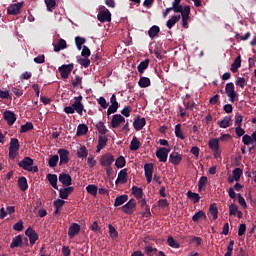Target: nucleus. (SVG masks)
<instances>
[{
  "mask_svg": "<svg viewBox=\"0 0 256 256\" xmlns=\"http://www.w3.org/2000/svg\"><path fill=\"white\" fill-rule=\"evenodd\" d=\"M18 187L20 191H25L26 189H29V184L27 183V178L24 176L20 177L18 179Z\"/></svg>",
  "mask_w": 256,
  "mask_h": 256,
  "instance_id": "37",
  "label": "nucleus"
},
{
  "mask_svg": "<svg viewBox=\"0 0 256 256\" xmlns=\"http://www.w3.org/2000/svg\"><path fill=\"white\" fill-rule=\"evenodd\" d=\"M97 131L100 133V136H105L107 135V127L103 122H98L96 124Z\"/></svg>",
  "mask_w": 256,
  "mask_h": 256,
  "instance_id": "43",
  "label": "nucleus"
},
{
  "mask_svg": "<svg viewBox=\"0 0 256 256\" xmlns=\"http://www.w3.org/2000/svg\"><path fill=\"white\" fill-rule=\"evenodd\" d=\"M157 203L160 209H167V207H169V201H167V199H160Z\"/></svg>",
  "mask_w": 256,
  "mask_h": 256,
  "instance_id": "58",
  "label": "nucleus"
},
{
  "mask_svg": "<svg viewBox=\"0 0 256 256\" xmlns=\"http://www.w3.org/2000/svg\"><path fill=\"white\" fill-rule=\"evenodd\" d=\"M83 83V77L75 76V79L72 80V87H79Z\"/></svg>",
  "mask_w": 256,
  "mask_h": 256,
  "instance_id": "59",
  "label": "nucleus"
},
{
  "mask_svg": "<svg viewBox=\"0 0 256 256\" xmlns=\"http://www.w3.org/2000/svg\"><path fill=\"white\" fill-rule=\"evenodd\" d=\"M207 181H208V179H207L206 176H202L199 179V181H198V189H199V191H201V189L207 185Z\"/></svg>",
  "mask_w": 256,
  "mask_h": 256,
  "instance_id": "56",
  "label": "nucleus"
},
{
  "mask_svg": "<svg viewBox=\"0 0 256 256\" xmlns=\"http://www.w3.org/2000/svg\"><path fill=\"white\" fill-rule=\"evenodd\" d=\"M167 243H168L169 247H173V249H179V247H180L177 240L173 239V236L168 237Z\"/></svg>",
  "mask_w": 256,
  "mask_h": 256,
  "instance_id": "53",
  "label": "nucleus"
},
{
  "mask_svg": "<svg viewBox=\"0 0 256 256\" xmlns=\"http://www.w3.org/2000/svg\"><path fill=\"white\" fill-rule=\"evenodd\" d=\"M23 5H25V2L21 1L15 4H11L7 8V14L8 15H19L21 13V9H23Z\"/></svg>",
  "mask_w": 256,
  "mask_h": 256,
  "instance_id": "5",
  "label": "nucleus"
},
{
  "mask_svg": "<svg viewBox=\"0 0 256 256\" xmlns=\"http://www.w3.org/2000/svg\"><path fill=\"white\" fill-rule=\"evenodd\" d=\"M136 206L137 202H135V199L132 198L124 206H122V211L123 213H126V215H133Z\"/></svg>",
  "mask_w": 256,
  "mask_h": 256,
  "instance_id": "9",
  "label": "nucleus"
},
{
  "mask_svg": "<svg viewBox=\"0 0 256 256\" xmlns=\"http://www.w3.org/2000/svg\"><path fill=\"white\" fill-rule=\"evenodd\" d=\"M188 199H192L194 203H199V200L201 199V196L199 194L192 192L191 190L187 192Z\"/></svg>",
  "mask_w": 256,
  "mask_h": 256,
  "instance_id": "49",
  "label": "nucleus"
},
{
  "mask_svg": "<svg viewBox=\"0 0 256 256\" xmlns=\"http://www.w3.org/2000/svg\"><path fill=\"white\" fill-rule=\"evenodd\" d=\"M132 195H134L136 197V199H143V188L133 186L132 187Z\"/></svg>",
  "mask_w": 256,
  "mask_h": 256,
  "instance_id": "41",
  "label": "nucleus"
},
{
  "mask_svg": "<svg viewBox=\"0 0 256 256\" xmlns=\"http://www.w3.org/2000/svg\"><path fill=\"white\" fill-rule=\"evenodd\" d=\"M121 123H125V117H123L121 114H115L112 117L111 120V127L112 129H117Z\"/></svg>",
  "mask_w": 256,
  "mask_h": 256,
  "instance_id": "15",
  "label": "nucleus"
},
{
  "mask_svg": "<svg viewBox=\"0 0 256 256\" xmlns=\"http://www.w3.org/2000/svg\"><path fill=\"white\" fill-rule=\"evenodd\" d=\"M160 32H161V28H159V26H157V25H153L148 30V35H149L150 39H155V37H157V35H159Z\"/></svg>",
  "mask_w": 256,
  "mask_h": 256,
  "instance_id": "31",
  "label": "nucleus"
},
{
  "mask_svg": "<svg viewBox=\"0 0 256 256\" xmlns=\"http://www.w3.org/2000/svg\"><path fill=\"white\" fill-rule=\"evenodd\" d=\"M233 122V118L231 116H225L221 121H218L217 124L221 129H227V127H231Z\"/></svg>",
  "mask_w": 256,
  "mask_h": 256,
  "instance_id": "22",
  "label": "nucleus"
},
{
  "mask_svg": "<svg viewBox=\"0 0 256 256\" xmlns=\"http://www.w3.org/2000/svg\"><path fill=\"white\" fill-rule=\"evenodd\" d=\"M119 109V104H111L107 110V115H113V113H117V110Z\"/></svg>",
  "mask_w": 256,
  "mask_h": 256,
  "instance_id": "55",
  "label": "nucleus"
},
{
  "mask_svg": "<svg viewBox=\"0 0 256 256\" xmlns=\"http://www.w3.org/2000/svg\"><path fill=\"white\" fill-rule=\"evenodd\" d=\"M26 237H28L30 241V245H35L36 241L39 239V234L35 231V229L29 227L25 231Z\"/></svg>",
  "mask_w": 256,
  "mask_h": 256,
  "instance_id": "11",
  "label": "nucleus"
},
{
  "mask_svg": "<svg viewBox=\"0 0 256 256\" xmlns=\"http://www.w3.org/2000/svg\"><path fill=\"white\" fill-rule=\"evenodd\" d=\"M181 13V18H182V27H184V29H189V15H191V6L187 5L184 7V10Z\"/></svg>",
  "mask_w": 256,
  "mask_h": 256,
  "instance_id": "7",
  "label": "nucleus"
},
{
  "mask_svg": "<svg viewBox=\"0 0 256 256\" xmlns=\"http://www.w3.org/2000/svg\"><path fill=\"white\" fill-rule=\"evenodd\" d=\"M86 191L87 193H89V195H92V197H97V191H98L97 185L89 184L86 187Z\"/></svg>",
  "mask_w": 256,
  "mask_h": 256,
  "instance_id": "44",
  "label": "nucleus"
},
{
  "mask_svg": "<svg viewBox=\"0 0 256 256\" xmlns=\"http://www.w3.org/2000/svg\"><path fill=\"white\" fill-rule=\"evenodd\" d=\"M14 231H23V220H19L13 226Z\"/></svg>",
  "mask_w": 256,
  "mask_h": 256,
  "instance_id": "64",
  "label": "nucleus"
},
{
  "mask_svg": "<svg viewBox=\"0 0 256 256\" xmlns=\"http://www.w3.org/2000/svg\"><path fill=\"white\" fill-rule=\"evenodd\" d=\"M139 147H141V142L137 136H134L130 142V151H137L139 150Z\"/></svg>",
  "mask_w": 256,
  "mask_h": 256,
  "instance_id": "35",
  "label": "nucleus"
},
{
  "mask_svg": "<svg viewBox=\"0 0 256 256\" xmlns=\"http://www.w3.org/2000/svg\"><path fill=\"white\" fill-rule=\"evenodd\" d=\"M241 123H243V115L236 114L235 115V126L236 127H241Z\"/></svg>",
  "mask_w": 256,
  "mask_h": 256,
  "instance_id": "63",
  "label": "nucleus"
},
{
  "mask_svg": "<svg viewBox=\"0 0 256 256\" xmlns=\"http://www.w3.org/2000/svg\"><path fill=\"white\" fill-rule=\"evenodd\" d=\"M34 63H36L37 65H42V63H45V54H40L37 57H35Z\"/></svg>",
  "mask_w": 256,
  "mask_h": 256,
  "instance_id": "60",
  "label": "nucleus"
},
{
  "mask_svg": "<svg viewBox=\"0 0 256 256\" xmlns=\"http://www.w3.org/2000/svg\"><path fill=\"white\" fill-rule=\"evenodd\" d=\"M126 161H125V157L123 156H119L117 159H116V162H115V165L118 169H123V167H125L126 165Z\"/></svg>",
  "mask_w": 256,
  "mask_h": 256,
  "instance_id": "50",
  "label": "nucleus"
},
{
  "mask_svg": "<svg viewBox=\"0 0 256 256\" xmlns=\"http://www.w3.org/2000/svg\"><path fill=\"white\" fill-rule=\"evenodd\" d=\"M58 154L60 155V165H67L69 163V151L61 148L58 150Z\"/></svg>",
  "mask_w": 256,
  "mask_h": 256,
  "instance_id": "17",
  "label": "nucleus"
},
{
  "mask_svg": "<svg viewBox=\"0 0 256 256\" xmlns=\"http://www.w3.org/2000/svg\"><path fill=\"white\" fill-rule=\"evenodd\" d=\"M182 0H174L172 3V7L174 9V13H181L183 10H185V7L181 5Z\"/></svg>",
  "mask_w": 256,
  "mask_h": 256,
  "instance_id": "39",
  "label": "nucleus"
},
{
  "mask_svg": "<svg viewBox=\"0 0 256 256\" xmlns=\"http://www.w3.org/2000/svg\"><path fill=\"white\" fill-rule=\"evenodd\" d=\"M138 85L141 89H147V87H151V79L148 77H141L138 81Z\"/></svg>",
  "mask_w": 256,
  "mask_h": 256,
  "instance_id": "30",
  "label": "nucleus"
},
{
  "mask_svg": "<svg viewBox=\"0 0 256 256\" xmlns=\"http://www.w3.org/2000/svg\"><path fill=\"white\" fill-rule=\"evenodd\" d=\"M4 120L7 121L8 125H13L17 121L15 112L7 110L4 112Z\"/></svg>",
  "mask_w": 256,
  "mask_h": 256,
  "instance_id": "18",
  "label": "nucleus"
},
{
  "mask_svg": "<svg viewBox=\"0 0 256 256\" xmlns=\"http://www.w3.org/2000/svg\"><path fill=\"white\" fill-rule=\"evenodd\" d=\"M77 61L79 65H81L82 67H85V69H87V67L91 65V60H89V58H79Z\"/></svg>",
  "mask_w": 256,
  "mask_h": 256,
  "instance_id": "54",
  "label": "nucleus"
},
{
  "mask_svg": "<svg viewBox=\"0 0 256 256\" xmlns=\"http://www.w3.org/2000/svg\"><path fill=\"white\" fill-rule=\"evenodd\" d=\"M33 129V123L27 122L26 124L22 125L20 128V133H27Z\"/></svg>",
  "mask_w": 256,
  "mask_h": 256,
  "instance_id": "52",
  "label": "nucleus"
},
{
  "mask_svg": "<svg viewBox=\"0 0 256 256\" xmlns=\"http://www.w3.org/2000/svg\"><path fill=\"white\" fill-rule=\"evenodd\" d=\"M97 19L100 23H109L111 22V12L105 6H102L98 12Z\"/></svg>",
  "mask_w": 256,
  "mask_h": 256,
  "instance_id": "2",
  "label": "nucleus"
},
{
  "mask_svg": "<svg viewBox=\"0 0 256 256\" xmlns=\"http://www.w3.org/2000/svg\"><path fill=\"white\" fill-rule=\"evenodd\" d=\"M127 177V169L124 168L118 173V178L115 181L116 185H119V183H121V185H125V183H127Z\"/></svg>",
  "mask_w": 256,
  "mask_h": 256,
  "instance_id": "20",
  "label": "nucleus"
},
{
  "mask_svg": "<svg viewBox=\"0 0 256 256\" xmlns=\"http://www.w3.org/2000/svg\"><path fill=\"white\" fill-rule=\"evenodd\" d=\"M74 69L73 63L70 64H63L58 68V71L63 79H69L71 72Z\"/></svg>",
  "mask_w": 256,
  "mask_h": 256,
  "instance_id": "4",
  "label": "nucleus"
},
{
  "mask_svg": "<svg viewBox=\"0 0 256 256\" xmlns=\"http://www.w3.org/2000/svg\"><path fill=\"white\" fill-rule=\"evenodd\" d=\"M19 140L17 138H12L10 140V147H9V158L15 159L17 157V152L19 151Z\"/></svg>",
  "mask_w": 256,
  "mask_h": 256,
  "instance_id": "3",
  "label": "nucleus"
},
{
  "mask_svg": "<svg viewBox=\"0 0 256 256\" xmlns=\"http://www.w3.org/2000/svg\"><path fill=\"white\" fill-rule=\"evenodd\" d=\"M109 234L112 239H117L119 237V232H117V229L111 224L108 225Z\"/></svg>",
  "mask_w": 256,
  "mask_h": 256,
  "instance_id": "51",
  "label": "nucleus"
},
{
  "mask_svg": "<svg viewBox=\"0 0 256 256\" xmlns=\"http://www.w3.org/2000/svg\"><path fill=\"white\" fill-rule=\"evenodd\" d=\"M33 163V158L26 156L18 163V166L24 171H29V168L33 167Z\"/></svg>",
  "mask_w": 256,
  "mask_h": 256,
  "instance_id": "13",
  "label": "nucleus"
},
{
  "mask_svg": "<svg viewBox=\"0 0 256 256\" xmlns=\"http://www.w3.org/2000/svg\"><path fill=\"white\" fill-rule=\"evenodd\" d=\"M76 155H77L78 159H85L89 155V150H87V147H85V145L80 146L77 149Z\"/></svg>",
  "mask_w": 256,
  "mask_h": 256,
  "instance_id": "25",
  "label": "nucleus"
},
{
  "mask_svg": "<svg viewBox=\"0 0 256 256\" xmlns=\"http://www.w3.org/2000/svg\"><path fill=\"white\" fill-rule=\"evenodd\" d=\"M208 146L211 151H217V149H219V139H210L208 142Z\"/></svg>",
  "mask_w": 256,
  "mask_h": 256,
  "instance_id": "42",
  "label": "nucleus"
},
{
  "mask_svg": "<svg viewBox=\"0 0 256 256\" xmlns=\"http://www.w3.org/2000/svg\"><path fill=\"white\" fill-rule=\"evenodd\" d=\"M239 67H241V55H239L231 64L230 71H232V73H237L239 71Z\"/></svg>",
  "mask_w": 256,
  "mask_h": 256,
  "instance_id": "33",
  "label": "nucleus"
},
{
  "mask_svg": "<svg viewBox=\"0 0 256 256\" xmlns=\"http://www.w3.org/2000/svg\"><path fill=\"white\" fill-rule=\"evenodd\" d=\"M236 85L237 87H241V89H245V78L244 77H239L237 80H236Z\"/></svg>",
  "mask_w": 256,
  "mask_h": 256,
  "instance_id": "62",
  "label": "nucleus"
},
{
  "mask_svg": "<svg viewBox=\"0 0 256 256\" xmlns=\"http://www.w3.org/2000/svg\"><path fill=\"white\" fill-rule=\"evenodd\" d=\"M169 161L172 163V165L177 166L181 163V161H183V156L178 152H172L169 156Z\"/></svg>",
  "mask_w": 256,
  "mask_h": 256,
  "instance_id": "21",
  "label": "nucleus"
},
{
  "mask_svg": "<svg viewBox=\"0 0 256 256\" xmlns=\"http://www.w3.org/2000/svg\"><path fill=\"white\" fill-rule=\"evenodd\" d=\"M46 178L48 179L50 185L54 189H59V187L57 186V176H56V174H47Z\"/></svg>",
  "mask_w": 256,
  "mask_h": 256,
  "instance_id": "40",
  "label": "nucleus"
},
{
  "mask_svg": "<svg viewBox=\"0 0 256 256\" xmlns=\"http://www.w3.org/2000/svg\"><path fill=\"white\" fill-rule=\"evenodd\" d=\"M107 136H99L98 138V145H97V153H99L106 145H107Z\"/></svg>",
  "mask_w": 256,
  "mask_h": 256,
  "instance_id": "29",
  "label": "nucleus"
},
{
  "mask_svg": "<svg viewBox=\"0 0 256 256\" xmlns=\"http://www.w3.org/2000/svg\"><path fill=\"white\" fill-rule=\"evenodd\" d=\"M238 197V203L239 205H241V207L243 209H247V202L245 201V198L243 197V195H241V193L237 194Z\"/></svg>",
  "mask_w": 256,
  "mask_h": 256,
  "instance_id": "57",
  "label": "nucleus"
},
{
  "mask_svg": "<svg viewBox=\"0 0 256 256\" xmlns=\"http://www.w3.org/2000/svg\"><path fill=\"white\" fill-rule=\"evenodd\" d=\"M225 93L227 97H229L230 103H235L237 97H239V94L235 92V84H233V82L226 84Z\"/></svg>",
  "mask_w": 256,
  "mask_h": 256,
  "instance_id": "1",
  "label": "nucleus"
},
{
  "mask_svg": "<svg viewBox=\"0 0 256 256\" xmlns=\"http://www.w3.org/2000/svg\"><path fill=\"white\" fill-rule=\"evenodd\" d=\"M63 49H67V42L64 39H59L57 44L54 45V51L59 53V51H63Z\"/></svg>",
  "mask_w": 256,
  "mask_h": 256,
  "instance_id": "27",
  "label": "nucleus"
},
{
  "mask_svg": "<svg viewBox=\"0 0 256 256\" xmlns=\"http://www.w3.org/2000/svg\"><path fill=\"white\" fill-rule=\"evenodd\" d=\"M209 213L213 217V221H217V218L219 217V208H217L216 204H211L209 207Z\"/></svg>",
  "mask_w": 256,
  "mask_h": 256,
  "instance_id": "36",
  "label": "nucleus"
},
{
  "mask_svg": "<svg viewBox=\"0 0 256 256\" xmlns=\"http://www.w3.org/2000/svg\"><path fill=\"white\" fill-rule=\"evenodd\" d=\"M57 163H59V156L58 155H51L48 160L49 167H57Z\"/></svg>",
  "mask_w": 256,
  "mask_h": 256,
  "instance_id": "48",
  "label": "nucleus"
},
{
  "mask_svg": "<svg viewBox=\"0 0 256 256\" xmlns=\"http://www.w3.org/2000/svg\"><path fill=\"white\" fill-rule=\"evenodd\" d=\"M128 200H129V196L128 195L118 196L115 199L114 207H121V205H123L124 203H127Z\"/></svg>",
  "mask_w": 256,
  "mask_h": 256,
  "instance_id": "28",
  "label": "nucleus"
},
{
  "mask_svg": "<svg viewBox=\"0 0 256 256\" xmlns=\"http://www.w3.org/2000/svg\"><path fill=\"white\" fill-rule=\"evenodd\" d=\"M45 4L47 7V11L50 13H53L55 11V7L57 6V1L56 0H45Z\"/></svg>",
  "mask_w": 256,
  "mask_h": 256,
  "instance_id": "45",
  "label": "nucleus"
},
{
  "mask_svg": "<svg viewBox=\"0 0 256 256\" xmlns=\"http://www.w3.org/2000/svg\"><path fill=\"white\" fill-rule=\"evenodd\" d=\"M59 181L64 185V187H70L72 184L73 178H71V175L67 173H62L59 175Z\"/></svg>",
  "mask_w": 256,
  "mask_h": 256,
  "instance_id": "19",
  "label": "nucleus"
},
{
  "mask_svg": "<svg viewBox=\"0 0 256 256\" xmlns=\"http://www.w3.org/2000/svg\"><path fill=\"white\" fill-rule=\"evenodd\" d=\"M179 21H181V15H173L171 19L167 21L166 27H168V29H173V27H175V24L179 23Z\"/></svg>",
  "mask_w": 256,
  "mask_h": 256,
  "instance_id": "26",
  "label": "nucleus"
},
{
  "mask_svg": "<svg viewBox=\"0 0 256 256\" xmlns=\"http://www.w3.org/2000/svg\"><path fill=\"white\" fill-rule=\"evenodd\" d=\"M149 63H150L149 59H145L144 61L140 62V64L137 67L138 73L143 75V73H145L146 69L149 68Z\"/></svg>",
  "mask_w": 256,
  "mask_h": 256,
  "instance_id": "32",
  "label": "nucleus"
},
{
  "mask_svg": "<svg viewBox=\"0 0 256 256\" xmlns=\"http://www.w3.org/2000/svg\"><path fill=\"white\" fill-rule=\"evenodd\" d=\"M171 152V149L169 148H159L156 151V157L159 159L160 163H167V157H169V153Z\"/></svg>",
  "mask_w": 256,
  "mask_h": 256,
  "instance_id": "8",
  "label": "nucleus"
},
{
  "mask_svg": "<svg viewBox=\"0 0 256 256\" xmlns=\"http://www.w3.org/2000/svg\"><path fill=\"white\" fill-rule=\"evenodd\" d=\"M16 247H23V236L18 235L12 239L10 249H15Z\"/></svg>",
  "mask_w": 256,
  "mask_h": 256,
  "instance_id": "24",
  "label": "nucleus"
},
{
  "mask_svg": "<svg viewBox=\"0 0 256 256\" xmlns=\"http://www.w3.org/2000/svg\"><path fill=\"white\" fill-rule=\"evenodd\" d=\"M154 167L155 166L153 165V163H146L144 165V175L148 184L151 183V181H153Z\"/></svg>",
  "mask_w": 256,
  "mask_h": 256,
  "instance_id": "10",
  "label": "nucleus"
},
{
  "mask_svg": "<svg viewBox=\"0 0 256 256\" xmlns=\"http://www.w3.org/2000/svg\"><path fill=\"white\" fill-rule=\"evenodd\" d=\"M80 232H81V225H79L78 223H72L68 229L69 239H75V237H77V234Z\"/></svg>",
  "mask_w": 256,
  "mask_h": 256,
  "instance_id": "12",
  "label": "nucleus"
},
{
  "mask_svg": "<svg viewBox=\"0 0 256 256\" xmlns=\"http://www.w3.org/2000/svg\"><path fill=\"white\" fill-rule=\"evenodd\" d=\"M89 131V128L85 124H80L77 127L76 135L77 137H81L83 135H87V132Z\"/></svg>",
  "mask_w": 256,
  "mask_h": 256,
  "instance_id": "38",
  "label": "nucleus"
},
{
  "mask_svg": "<svg viewBox=\"0 0 256 256\" xmlns=\"http://www.w3.org/2000/svg\"><path fill=\"white\" fill-rule=\"evenodd\" d=\"M75 191L73 186H66L65 188H61L59 190V197L60 199H69V195Z\"/></svg>",
  "mask_w": 256,
  "mask_h": 256,
  "instance_id": "16",
  "label": "nucleus"
},
{
  "mask_svg": "<svg viewBox=\"0 0 256 256\" xmlns=\"http://www.w3.org/2000/svg\"><path fill=\"white\" fill-rule=\"evenodd\" d=\"M81 101H83V96L79 95L74 97V103L72 104L74 107V112L76 111L78 115H83V111H85V106Z\"/></svg>",
  "mask_w": 256,
  "mask_h": 256,
  "instance_id": "6",
  "label": "nucleus"
},
{
  "mask_svg": "<svg viewBox=\"0 0 256 256\" xmlns=\"http://www.w3.org/2000/svg\"><path fill=\"white\" fill-rule=\"evenodd\" d=\"M174 133H175V135L178 139H181L182 141H185V135L183 134V130L181 129V124H177L175 126Z\"/></svg>",
  "mask_w": 256,
  "mask_h": 256,
  "instance_id": "46",
  "label": "nucleus"
},
{
  "mask_svg": "<svg viewBox=\"0 0 256 256\" xmlns=\"http://www.w3.org/2000/svg\"><path fill=\"white\" fill-rule=\"evenodd\" d=\"M232 175H233V178H234V181H241V175H243V169L241 168H235L233 171H232Z\"/></svg>",
  "mask_w": 256,
  "mask_h": 256,
  "instance_id": "47",
  "label": "nucleus"
},
{
  "mask_svg": "<svg viewBox=\"0 0 256 256\" xmlns=\"http://www.w3.org/2000/svg\"><path fill=\"white\" fill-rule=\"evenodd\" d=\"M145 125H147V121L145 120V118L137 117L133 122V127L135 131H141V129H143Z\"/></svg>",
  "mask_w": 256,
  "mask_h": 256,
  "instance_id": "23",
  "label": "nucleus"
},
{
  "mask_svg": "<svg viewBox=\"0 0 256 256\" xmlns=\"http://www.w3.org/2000/svg\"><path fill=\"white\" fill-rule=\"evenodd\" d=\"M82 57L88 58L91 57V50L87 46L82 47V52H81Z\"/></svg>",
  "mask_w": 256,
  "mask_h": 256,
  "instance_id": "61",
  "label": "nucleus"
},
{
  "mask_svg": "<svg viewBox=\"0 0 256 256\" xmlns=\"http://www.w3.org/2000/svg\"><path fill=\"white\" fill-rule=\"evenodd\" d=\"M200 219H204V221L207 219V214H205V212L203 210H200L198 212H196L193 216H192V221L194 223H198V221Z\"/></svg>",
  "mask_w": 256,
  "mask_h": 256,
  "instance_id": "34",
  "label": "nucleus"
},
{
  "mask_svg": "<svg viewBox=\"0 0 256 256\" xmlns=\"http://www.w3.org/2000/svg\"><path fill=\"white\" fill-rule=\"evenodd\" d=\"M114 161H115V157L112 154H106L101 157L100 165L102 167H111Z\"/></svg>",
  "mask_w": 256,
  "mask_h": 256,
  "instance_id": "14",
  "label": "nucleus"
}]
</instances>
